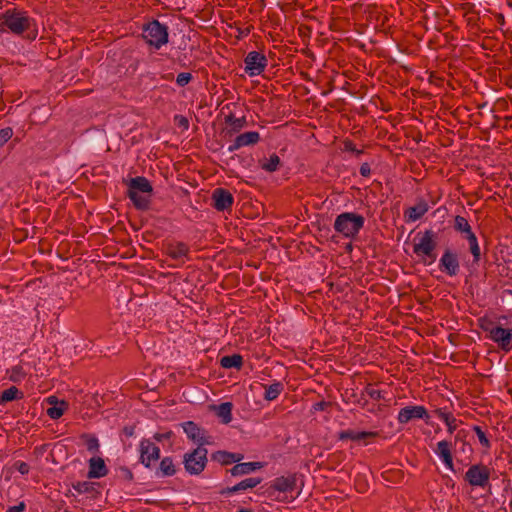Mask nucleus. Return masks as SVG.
I'll return each mask as SVG.
<instances>
[{"mask_svg": "<svg viewBox=\"0 0 512 512\" xmlns=\"http://www.w3.org/2000/svg\"><path fill=\"white\" fill-rule=\"evenodd\" d=\"M10 32L14 35H23L28 40H35L38 28L35 19L28 12L20 9H7L0 15V33Z\"/></svg>", "mask_w": 512, "mask_h": 512, "instance_id": "1", "label": "nucleus"}, {"mask_svg": "<svg viewBox=\"0 0 512 512\" xmlns=\"http://www.w3.org/2000/svg\"><path fill=\"white\" fill-rule=\"evenodd\" d=\"M365 218L354 212H343L334 221L333 228L347 239H355L364 227Z\"/></svg>", "mask_w": 512, "mask_h": 512, "instance_id": "2", "label": "nucleus"}, {"mask_svg": "<svg viewBox=\"0 0 512 512\" xmlns=\"http://www.w3.org/2000/svg\"><path fill=\"white\" fill-rule=\"evenodd\" d=\"M142 38L149 47L159 50L169 41L168 26L153 19L143 25Z\"/></svg>", "mask_w": 512, "mask_h": 512, "instance_id": "3", "label": "nucleus"}, {"mask_svg": "<svg viewBox=\"0 0 512 512\" xmlns=\"http://www.w3.org/2000/svg\"><path fill=\"white\" fill-rule=\"evenodd\" d=\"M437 233L432 229L417 233L418 241L413 245V252L419 257H427L429 264L433 263L437 255L435 253L437 247Z\"/></svg>", "mask_w": 512, "mask_h": 512, "instance_id": "4", "label": "nucleus"}, {"mask_svg": "<svg viewBox=\"0 0 512 512\" xmlns=\"http://www.w3.org/2000/svg\"><path fill=\"white\" fill-rule=\"evenodd\" d=\"M208 450L205 447H197L183 456L185 471L190 475H199L207 465Z\"/></svg>", "mask_w": 512, "mask_h": 512, "instance_id": "5", "label": "nucleus"}, {"mask_svg": "<svg viewBox=\"0 0 512 512\" xmlns=\"http://www.w3.org/2000/svg\"><path fill=\"white\" fill-rule=\"evenodd\" d=\"M490 468L484 464L471 465L464 475V480L472 487L485 488L490 485Z\"/></svg>", "mask_w": 512, "mask_h": 512, "instance_id": "6", "label": "nucleus"}, {"mask_svg": "<svg viewBox=\"0 0 512 512\" xmlns=\"http://www.w3.org/2000/svg\"><path fill=\"white\" fill-rule=\"evenodd\" d=\"M181 426L188 439L196 443L198 445L197 447H204L205 445L213 444V437L194 421H186L182 423Z\"/></svg>", "mask_w": 512, "mask_h": 512, "instance_id": "7", "label": "nucleus"}, {"mask_svg": "<svg viewBox=\"0 0 512 512\" xmlns=\"http://www.w3.org/2000/svg\"><path fill=\"white\" fill-rule=\"evenodd\" d=\"M267 62V58L264 54L257 51H251L244 59L245 72L249 76H258L264 72Z\"/></svg>", "mask_w": 512, "mask_h": 512, "instance_id": "8", "label": "nucleus"}, {"mask_svg": "<svg viewBox=\"0 0 512 512\" xmlns=\"http://www.w3.org/2000/svg\"><path fill=\"white\" fill-rule=\"evenodd\" d=\"M486 332L489 333V339L495 342L501 350L505 352L512 350V328L492 327L486 328Z\"/></svg>", "mask_w": 512, "mask_h": 512, "instance_id": "9", "label": "nucleus"}, {"mask_svg": "<svg viewBox=\"0 0 512 512\" xmlns=\"http://www.w3.org/2000/svg\"><path fill=\"white\" fill-rule=\"evenodd\" d=\"M414 419H423L426 424H429L430 415L427 409L421 405L406 406L400 409L397 420L400 424H407Z\"/></svg>", "mask_w": 512, "mask_h": 512, "instance_id": "10", "label": "nucleus"}, {"mask_svg": "<svg viewBox=\"0 0 512 512\" xmlns=\"http://www.w3.org/2000/svg\"><path fill=\"white\" fill-rule=\"evenodd\" d=\"M140 462L150 468L160 458V448L149 439H142L139 444Z\"/></svg>", "mask_w": 512, "mask_h": 512, "instance_id": "11", "label": "nucleus"}, {"mask_svg": "<svg viewBox=\"0 0 512 512\" xmlns=\"http://www.w3.org/2000/svg\"><path fill=\"white\" fill-rule=\"evenodd\" d=\"M439 269L450 277L458 275L460 263L457 254L449 248L446 249L439 260Z\"/></svg>", "mask_w": 512, "mask_h": 512, "instance_id": "12", "label": "nucleus"}, {"mask_svg": "<svg viewBox=\"0 0 512 512\" xmlns=\"http://www.w3.org/2000/svg\"><path fill=\"white\" fill-rule=\"evenodd\" d=\"M213 201V207L217 211L230 210L234 203V197L232 193L224 188H216L211 197Z\"/></svg>", "mask_w": 512, "mask_h": 512, "instance_id": "13", "label": "nucleus"}, {"mask_svg": "<svg viewBox=\"0 0 512 512\" xmlns=\"http://www.w3.org/2000/svg\"><path fill=\"white\" fill-rule=\"evenodd\" d=\"M260 141V134L257 131H248L239 134L233 143L228 147L229 152H234L242 147L255 145Z\"/></svg>", "mask_w": 512, "mask_h": 512, "instance_id": "14", "label": "nucleus"}, {"mask_svg": "<svg viewBox=\"0 0 512 512\" xmlns=\"http://www.w3.org/2000/svg\"><path fill=\"white\" fill-rule=\"evenodd\" d=\"M434 452L437 456L441 458L447 469H449L450 471H454L451 442L447 440L439 441Z\"/></svg>", "mask_w": 512, "mask_h": 512, "instance_id": "15", "label": "nucleus"}, {"mask_svg": "<svg viewBox=\"0 0 512 512\" xmlns=\"http://www.w3.org/2000/svg\"><path fill=\"white\" fill-rule=\"evenodd\" d=\"M297 486V475L296 474H289L287 476H280L277 477L272 485L271 488H273L276 491L279 492H293L296 489Z\"/></svg>", "mask_w": 512, "mask_h": 512, "instance_id": "16", "label": "nucleus"}, {"mask_svg": "<svg viewBox=\"0 0 512 512\" xmlns=\"http://www.w3.org/2000/svg\"><path fill=\"white\" fill-rule=\"evenodd\" d=\"M165 252L170 258L180 260L181 258L188 256L190 248L184 242L171 241L165 245Z\"/></svg>", "mask_w": 512, "mask_h": 512, "instance_id": "17", "label": "nucleus"}, {"mask_svg": "<svg viewBox=\"0 0 512 512\" xmlns=\"http://www.w3.org/2000/svg\"><path fill=\"white\" fill-rule=\"evenodd\" d=\"M429 210L428 203L421 199L415 206L409 207L404 211L406 222H415L422 218Z\"/></svg>", "mask_w": 512, "mask_h": 512, "instance_id": "18", "label": "nucleus"}, {"mask_svg": "<svg viewBox=\"0 0 512 512\" xmlns=\"http://www.w3.org/2000/svg\"><path fill=\"white\" fill-rule=\"evenodd\" d=\"M378 437V432L376 431H354L351 429L343 430L338 433L339 440H353V441H361L367 439H374Z\"/></svg>", "mask_w": 512, "mask_h": 512, "instance_id": "19", "label": "nucleus"}, {"mask_svg": "<svg viewBox=\"0 0 512 512\" xmlns=\"http://www.w3.org/2000/svg\"><path fill=\"white\" fill-rule=\"evenodd\" d=\"M224 122L226 124V134L232 136L240 132L247 125L246 117L236 118L233 113L225 116Z\"/></svg>", "mask_w": 512, "mask_h": 512, "instance_id": "20", "label": "nucleus"}, {"mask_svg": "<svg viewBox=\"0 0 512 512\" xmlns=\"http://www.w3.org/2000/svg\"><path fill=\"white\" fill-rule=\"evenodd\" d=\"M261 481H262V479L260 477H249V478L242 480L241 482H239L238 484H236L232 487H227V488L223 489L220 493L222 495H229V494L236 493L239 491L253 489L257 485H259L261 483Z\"/></svg>", "mask_w": 512, "mask_h": 512, "instance_id": "21", "label": "nucleus"}, {"mask_svg": "<svg viewBox=\"0 0 512 512\" xmlns=\"http://www.w3.org/2000/svg\"><path fill=\"white\" fill-rule=\"evenodd\" d=\"M243 458L244 455L241 453H232L224 450H219L211 454V459L221 465H230L240 462Z\"/></svg>", "mask_w": 512, "mask_h": 512, "instance_id": "22", "label": "nucleus"}, {"mask_svg": "<svg viewBox=\"0 0 512 512\" xmlns=\"http://www.w3.org/2000/svg\"><path fill=\"white\" fill-rule=\"evenodd\" d=\"M108 474V469L106 467L105 461L101 457H92L89 460V478H101Z\"/></svg>", "mask_w": 512, "mask_h": 512, "instance_id": "23", "label": "nucleus"}, {"mask_svg": "<svg viewBox=\"0 0 512 512\" xmlns=\"http://www.w3.org/2000/svg\"><path fill=\"white\" fill-rule=\"evenodd\" d=\"M128 191L152 193L153 187L149 180L143 176L131 178L128 182Z\"/></svg>", "mask_w": 512, "mask_h": 512, "instance_id": "24", "label": "nucleus"}, {"mask_svg": "<svg viewBox=\"0 0 512 512\" xmlns=\"http://www.w3.org/2000/svg\"><path fill=\"white\" fill-rule=\"evenodd\" d=\"M74 490L80 494H88L92 499H96L100 494L98 484L90 481H78L72 484Z\"/></svg>", "mask_w": 512, "mask_h": 512, "instance_id": "25", "label": "nucleus"}, {"mask_svg": "<svg viewBox=\"0 0 512 512\" xmlns=\"http://www.w3.org/2000/svg\"><path fill=\"white\" fill-rule=\"evenodd\" d=\"M434 413L442 420L447 426V432L449 434H453L458 427V420L454 417V415L447 411L445 408H437L434 410Z\"/></svg>", "mask_w": 512, "mask_h": 512, "instance_id": "26", "label": "nucleus"}, {"mask_svg": "<svg viewBox=\"0 0 512 512\" xmlns=\"http://www.w3.org/2000/svg\"><path fill=\"white\" fill-rule=\"evenodd\" d=\"M261 467H262L261 462H246V463L236 462V464L229 471H230L231 475H233V476H240V475L249 474L257 469H260Z\"/></svg>", "mask_w": 512, "mask_h": 512, "instance_id": "27", "label": "nucleus"}, {"mask_svg": "<svg viewBox=\"0 0 512 512\" xmlns=\"http://www.w3.org/2000/svg\"><path fill=\"white\" fill-rule=\"evenodd\" d=\"M48 402L50 404H53L52 407L47 409V415L51 419H59L64 414L65 410L68 407V404L65 401H57V398L55 396H51L48 398Z\"/></svg>", "mask_w": 512, "mask_h": 512, "instance_id": "28", "label": "nucleus"}, {"mask_svg": "<svg viewBox=\"0 0 512 512\" xmlns=\"http://www.w3.org/2000/svg\"><path fill=\"white\" fill-rule=\"evenodd\" d=\"M177 472V467L171 457H164L159 464L157 475L161 477H171Z\"/></svg>", "mask_w": 512, "mask_h": 512, "instance_id": "29", "label": "nucleus"}, {"mask_svg": "<svg viewBox=\"0 0 512 512\" xmlns=\"http://www.w3.org/2000/svg\"><path fill=\"white\" fill-rule=\"evenodd\" d=\"M232 408L233 405L231 402H224L218 406H214L216 415L224 424H228L232 421Z\"/></svg>", "mask_w": 512, "mask_h": 512, "instance_id": "30", "label": "nucleus"}, {"mask_svg": "<svg viewBox=\"0 0 512 512\" xmlns=\"http://www.w3.org/2000/svg\"><path fill=\"white\" fill-rule=\"evenodd\" d=\"M220 365L225 369L236 368L239 370L243 365V357L240 354L223 356L220 359Z\"/></svg>", "mask_w": 512, "mask_h": 512, "instance_id": "31", "label": "nucleus"}, {"mask_svg": "<svg viewBox=\"0 0 512 512\" xmlns=\"http://www.w3.org/2000/svg\"><path fill=\"white\" fill-rule=\"evenodd\" d=\"M23 397L24 393L22 391H20L16 386H11L10 388L0 393V405L11 402L13 400L23 399Z\"/></svg>", "mask_w": 512, "mask_h": 512, "instance_id": "32", "label": "nucleus"}, {"mask_svg": "<svg viewBox=\"0 0 512 512\" xmlns=\"http://www.w3.org/2000/svg\"><path fill=\"white\" fill-rule=\"evenodd\" d=\"M264 388H265L264 399L267 401H273L276 398H278L279 395L283 392L284 385L281 382L276 381V382L272 383L271 385H264Z\"/></svg>", "mask_w": 512, "mask_h": 512, "instance_id": "33", "label": "nucleus"}, {"mask_svg": "<svg viewBox=\"0 0 512 512\" xmlns=\"http://www.w3.org/2000/svg\"><path fill=\"white\" fill-rule=\"evenodd\" d=\"M127 195L133 202V205L138 210H147L149 208L150 200L149 197L142 196L136 191H128Z\"/></svg>", "mask_w": 512, "mask_h": 512, "instance_id": "34", "label": "nucleus"}, {"mask_svg": "<svg viewBox=\"0 0 512 512\" xmlns=\"http://www.w3.org/2000/svg\"><path fill=\"white\" fill-rule=\"evenodd\" d=\"M260 167L267 172H275L279 169L281 164L280 158L276 153H273L267 159L259 161Z\"/></svg>", "mask_w": 512, "mask_h": 512, "instance_id": "35", "label": "nucleus"}, {"mask_svg": "<svg viewBox=\"0 0 512 512\" xmlns=\"http://www.w3.org/2000/svg\"><path fill=\"white\" fill-rule=\"evenodd\" d=\"M453 228L456 232L462 234L463 237L473 232L468 220L460 215L455 216Z\"/></svg>", "mask_w": 512, "mask_h": 512, "instance_id": "36", "label": "nucleus"}, {"mask_svg": "<svg viewBox=\"0 0 512 512\" xmlns=\"http://www.w3.org/2000/svg\"><path fill=\"white\" fill-rule=\"evenodd\" d=\"M7 375L10 381L20 383L27 376V372L24 370L23 366L19 364L7 370Z\"/></svg>", "mask_w": 512, "mask_h": 512, "instance_id": "37", "label": "nucleus"}, {"mask_svg": "<svg viewBox=\"0 0 512 512\" xmlns=\"http://www.w3.org/2000/svg\"><path fill=\"white\" fill-rule=\"evenodd\" d=\"M80 438L84 441V444L89 452H99L100 445L96 436L84 433L80 436Z\"/></svg>", "mask_w": 512, "mask_h": 512, "instance_id": "38", "label": "nucleus"}, {"mask_svg": "<svg viewBox=\"0 0 512 512\" xmlns=\"http://www.w3.org/2000/svg\"><path fill=\"white\" fill-rule=\"evenodd\" d=\"M473 431L476 433L480 444L486 449H489L491 447V443L483 429L480 426L475 425L473 426Z\"/></svg>", "mask_w": 512, "mask_h": 512, "instance_id": "39", "label": "nucleus"}, {"mask_svg": "<svg viewBox=\"0 0 512 512\" xmlns=\"http://www.w3.org/2000/svg\"><path fill=\"white\" fill-rule=\"evenodd\" d=\"M365 393L373 400H380L383 398L381 390L375 389L372 384H368L365 387Z\"/></svg>", "mask_w": 512, "mask_h": 512, "instance_id": "40", "label": "nucleus"}, {"mask_svg": "<svg viewBox=\"0 0 512 512\" xmlns=\"http://www.w3.org/2000/svg\"><path fill=\"white\" fill-rule=\"evenodd\" d=\"M117 473H118L117 474L118 477L121 480H124V481H127V482H131L134 479V475H133L132 471L128 467H125V466L120 467L118 469Z\"/></svg>", "mask_w": 512, "mask_h": 512, "instance_id": "41", "label": "nucleus"}, {"mask_svg": "<svg viewBox=\"0 0 512 512\" xmlns=\"http://www.w3.org/2000/svg\"><path fill=\"white\" fill-rule=\"evenodd\" d=\"M192 74L189 72H182L177 75L176 83L180 87L186 86L192 80Z\"/></svg>", "mask_w": 512, "mask_h": 512, "instance_id": "42", "label": "nucleus"}, {"mask_svg": "<svg viewBox=\"0 0 512 512\" xmlns=\"http://www.w3.org/2000/svg\"><path fill=\"white\" fill-rule=\"evenodd\" d=\"M13 136V130L10 127H6L0 130V147L8 142Z\"/></svg>", "mask_w": 512, "mask_h": 512, "instance_id": "43", "label": "nucleus"}, {"mask_svg": "<svg viewBox=\"0 0 512 512\" xmlns=\"http://www.w3.org/2000/svg\"><path fill=\"white\" fill-rule=\"evenodd\" d=\"M344 151L346 152H352L355 154L356 157H359L363 154V150L357 149L356 145L351 140H345L344 141Z\"/></svg>", "mask_w": 512, "mask_h": 512, "instance_id": "44", "label": "nucleus"}, {"mask_svg": "<svg viewBox=\"0 0 512 512\" xmlns=\"http://www.w3.org/2000/svg\"><path fill=\"white\" fill-rule=\"evenodd\" d=\"M469 250L473 256V262L478 263L481 259V250L479 244L469 246Z\"/></svg>", "mask_w": 512, "mask_h": 512, "instance_id": "45", "label": "nucleus"}, {"mask_svg": "<svg viewBox=\"0 0 512 512\" xmlns=\"http://www.w3.org/2000/svg\"><path fill=\"white\" fill-rule=\"evenodd\" d=\"M15 469L22 475H26L30 471V465L24 461H17L14 464Z\"/></svg>", "mask_w": 512, "mask_h": 512, "instance_id": "46", "label": "nucleus"}, {"mask_svg": "<svg viewBox=\"0 0 512 512\" xmlns=\"http://www.w3.org/2000/svg\"><path fill=\"white\" fill-rule=\"evenodd\" d=\"M174 120L177 123V125L179 127L183 128L184 130H187L189 128V121H188V119L185 116H183V115H176L174 117Z\"/></svg>", "mask_w": 512, "mask_h": 512, "instance_id": "47", "label": "nucleus"}, {"mask_svg": "<svg viewBox=\"0 0 512 512\" xmlns=\"http://www.w3.org/2000/svg\"><path fill=\"white\" fill-rule=\"evenodd\" d=\"M360 175L363 177H369L371 175V168L369 163H362L359 169Z\"/></svg>", "mask_w": 512, "mask_h": 512, "instance_id": "48", "label": "nucleus"}, {"mask_svg": "<svg viewBox=\"0 0 512 512\" xmlns=\"http://www.w3.org/2000/svg\"><path fill=\"white\" fill-rule=\"evenodd\" d=\"M330 406H331L330 402L320 401V402H317V403H315L313 405V410L314 411H324V410H326Z\"/></svg>", "mask_w": 512, "mask_h": 512, "instance_id": "49", "label": "nucleus"}, {"mask_svg": "<svg viewBox=\"0 0 512 512\" xmlns=\"http://www.w3.org/2000/svg\"><path fill=\"white\" fill-rule=\"evenodd\" d=\"M25 509V503L20 502L18 505L10 506L6 512H23Z\"/></svg>", "mask_w": 512, "mask_h": 512, "instance_id": "50", "label": "nucleus"}, {"mask_svg": "<svg viewBox=\"0 0 512 512\" xmlns=\"http://www.w3.org/2000/svg\"><path fill=\"white\" fill-rule=\"evenodd\" d=\"M463 238H465L468 241L469 246L475 245V244L478 243L477 237H476L474 232H472V233H470L468 235H464Z\"/></svg>", "mask_w": 512, "mask_h": 512, "instance_id": "51", "label": "nucleus"}, {"mask_svg": "<svg viewBox=\"0 0 512 512\" xmlns=\"http://www.w3.org/2000/svg\"><path fill=\"white\" fill-rule=\"evenodd\" d=\"M123 432L127 437H131L134 435V427L126 426V427H124Z\"/></svg>", "mask_w": 512, "mask_h": 512, "instance_id": "52", "label": "nucleus"}, {"mask_svg": "<svg viewBox=\"0 0 512 512\" xmlns=\"http://www.w3.org/2000/svg\"><path fill=\"white\" fill-rule=\"evenodd\" d=\"M168 437H169V434H160V433L154 434V439L157 441H162V439L168 438Z\"/></svg>", "mask_w": 512, "mask_h": 512, "instance_id": "53", "label": "nucleus"}, {"mask_svg": "<svg viewBox=\"0 0 512 512\" xmlns=\"http://www.w3.org/2000/svg\"><path fill=\"white\" fill-rule=\"evenodd\" d=\"M496 327L492 322H488L486 325H481V328L486 331V328Z\"/></svg>", "mask_w": 512, "mask_h": 512, "instance_id": "54", "label": "nucleus"}, {"mask_svg": "<svg viewBox=\"0 0 512 512\" xmlns=\"http://www.w3.org/2000/svg\"><path fill=\"white\" fill-rule=\"evenodd\" d=\"M461 436H465V431L464 430H460L458 431L457 435H456V440L459 439Z\"/></svg>", "mask_w": 512, "mask_h": 512, "instance_id": "55", "label": "nucleus"}, {"mask_svg": "<svg viewBox=\"0 0 512 512\" xmlns=\"http://www.w3.org/2000/svg\"><path fill=\"white\" fill-rule=\"evenodd\" d=\"M238 512H253L251 509H247V508H240L238 510Z\"/></svg>", "mask_w": 512, "mask_h": 512, "instance_id": "56", "label": "nucleus"}, {"mask_svg": "<svg viewBox=\"0 0 512 512\" xmlns=\"http://www.w3.org/2000/svg\"><path fill=\"white\" fill-rule=\"evenodd\" d=\"M243 33H244L245 35H248V34L250 33V29H249V28H247L246 30H244V32H243Z\"/></svg>", "mask_w": 512, "mask_h": 512, "instance_id": "57", "label": "nucleus"}, {"mask_svg": "<svg viewBox=\"0 0 512 512\" xmlns=\"http://www.w3.org/2000/svg\"><path fill=\"white\" fill-rule=\"evenodd\" d=\"M470 6H471V4H470V3H465V4L463 5V9H465L466 7H470Z\"/></svg>", "mask_w": 512, "mask_h": 512, "instance_id": "58", "label": "nucleus"}]
</instances>
